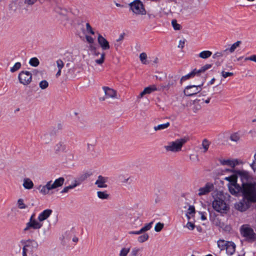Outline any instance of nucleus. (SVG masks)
Returning <instances> with one entry per match:
<instances>
[{
	"mask_svg": "<svg viewBox=\"0 0 256 256\" xmlns=\"http://www.w3.org/2000/svg\"><path fill=\"white\" fill-rule=\"evenodd\" d=\"M241 191L244 198L248 201L256 202V183L243 184Z\"/></svg>",
	"mask_w": 256,
	"mask_h": 256,
	"instance_id": "f257e3e1",
	"label": "nucleus"
},
{
	"mask_svg": "<svg viewBox=\"0 0 256 256\" xmlns=\"http://www.w3.org/2000/svg\"><path fill=\"white\" fill-rule=\"evenodd\" d=\"M21 242L23 244L22 256H28V254L30 256H38L34 252V250H36L38 246L36 241L29 239L26 240L22 241Z\"/></svg>",
	"mask_w": 256,
	"mask_h": 256,
	"instance_id": "f03ea898",
	"label": "nucleus"
},
{
	"mask_svg": "<svg viewBox=\"0 0 256 256\" xmlns=\"http://www.w3.org/2000/svg\"><path fill=\"white\" fill-rule=\"evenodd\" d=\"M224 180L228 181V188L229 191L232 194H236L242 190V188L237 184V176L234 172L232 175L224 178Z\"/></svg>",
	"mask_w": 256,
	"mask_h": 256,
	"instance_id": "7ed1b4c3",
	"label": "nucleus"
},
{
	"mask_svg": "<svg viewBox=\"0 0 256 256\" xmlns=\"http://www.w3.org/2000/svg\"><path fill=\"white\" fill-rule=\"evenodd\" d=\"M217 244L221 250H226V254L230 256L232 255L236 251V244L232 241L220 240L218 241Z\"/></svg>",
	"mask_w": 256,
	"mask_h": 256,
	"instance_id": "20e7f679",
	"label": "nucleus"
},
{
	"mask_svg": "<svg viewBox=\"0 0 256 256\" xmlns=\"http://www.w3.org/2000/svg\"><path fill=\"white\" fill-rule=\"evenodd\" d=\"M184 138L178 139L174 142H170L164 146L167 152H178L182 150V146L186 142Z\"/></svg>",
	"mask_w": 256,
	"mask_h": 256,
	"instance_id": "39448f33",
	"label": "nucleus"
},
{
	"mask_svg": "<svg viewBox=\"0 0 256 256\" xmlns=\"http://www.w3.org/2000/svg\"><path fill=\"white\" fill-rule=\"evenodd\" d=\"M212 206L215 210L222 214L226 213L229 209L224 201L219 198L212 202Z\"/></svg>",
	"mask_w": 256,
	"mask_h": 256,
	"instance_id": "423d86ee",
	"label": "nucleus"
},
{
	"mask_svg": "<svg viewBox=\"0 0 256 256\" xmlns=\"http://www.w3.org/2000/svg\"><path fill=\"white\" fill-rule=\"evenodd\" d=\"M104 92V96L100 98V100L104 101L108 99H118V96L116 90L108 86L102 87Z\"/></svg>",
	"mask_w": 256,
	"mask_h": 256,
	"instance_id": "0eeeda50",
	"label": "nucleus"
},
{
	"mask_svg": "<svg viewBox=\"0 0 256 256\" xmlns=\"http://www.w3.org/2000/svg\"><path fill=\"white\" fill-rule=\"evenodd\" d=\"M42 226V224L40 223L39 221L36 220L34 218V214L31 216L29 222L26 223V226L24 228V231L27 232L32 228L34 230H38Z\"/></svg>",
	"mask_w": 256,
	"mask_h": 256,
	"instance_id": "6e6552de",
	"label": "nucleus"
},
{
	"mask_svg": "<svg viewBox=\"0 0 256 256\" xmlns=\"http://www.w3.org/2000/svg\"><path fill=\"white\" fill-rule=\"evenodd\" d=\"M132 10L137 14H145L146 12L142 2L139 0H136L130 4Z\"/></svg>",
	"mask_w": 256,
	"mask_h": 256,
	"instance_id": "1a4fd4ad",
	"label": "nucleus"
},
{
	"mask_svg": "<svg viewBox=\"0 0 256 256\" xmlns=\"http://www.w3.org/2000/svg\"><path fill=\"white\" fill-rule=\"evenodd\" d=\"M18 78L20 83L27 86L32 82V74L28 71H22L19 74Z\"/></svg>",
	"mask_w": 256,
	"mask_h": 256,
	"instance_id": "9d476101",
	"label": "nucleus"
},
{
	"mask_svg": "<svg viewBox=\"0 0 256 256\" xmlns=\"http://www.w3.org/2000/svg\"><path fill=\"white\" fill-rule=\"evenodd\" d=\"M214 190V184L212 182H207L204 186L200 187L198 190L196 195L200 197L206 196Z\"/></svg>",
	"mask_w": 256,
	"mask_h": 256,
	"instance_id": "9b49d317",
	"label": "nucleus"
},
{
	"mask_svg": "<svg viewBox=\"0 0 256 256\" xmlns=\"http://www.w3.org/2000/svg\"><path fill=\"white\" fill-rule=\"evenodd\" d=\"M241 234L243 236L248 240H254L256 239V234L253 230L247 226H242L240 229Z\"/></svg>",
	"mask_w": 256,
	"mask_h": 256,
	"instance_id": "f8f14e48",
	"label": "nucleus"
},
{
	"mask_svg": "<svg viewBox=\"0 0 256 256\" xmlns=\"http://www.w3.org/2000/svg\"><path fill=\"white\" fill-rule=\"evenodd\" d=\"M202 85V84L198 86L192 85L187 86L184 92V94L190 96L198 94L202 90L201 86Z\"/></svg>",
	"mask_w": 256,
	"mask_h": 256,
	"instance_id": "ddd939ff",
	"label": "nucleus"
},
{
	"mask_svg": "<svg viewBox=\"0 0 256 256\" xmlns=\"http://www.w3.org/2000/svg\"><path fill=\"white\" fill-rule=\"evenodd\" d=\"M54 189H55V188L52 184V180L48 182L45 185H40L38 187V190H39L40 193L44 195L50 194V191Z\"/></svg>",
	"mask_w": 256,
	"mask_h": 256,
	"instance_id": "4468645a",
	"label": "nucleus"
},
{
	"mask_svg": "<svg viewBox=\"0 0 256 256\" xmlns=\"http://www.w3.org/2000/svg\"><path fill=\"white\" fill-rule=\"evenodd\" d=\"M90 49L91 50H94V62L99 65L102 64L105 59V53H100L96 50V48L92 45L90 46Z\"/></svg>",
	"mask_w": 256,
	"mask_h": 256,
	"instance_id": "2eb2a0df",
	"label": "nucleus"
},
{
	"mask_svg": "<svg viewBox=\"0 0 256 256\" xmlns=\"http://www.w3.org/2000/svg\"><path fill=\"white\" fill-rule=\"evenodd\" d=\"M219 162L222 165L228 166L232 168H234L240 164L237 159H220Z\"/></svg>",
	"mask_w": 256,
	"mask_h": 256,
	"instance_id": "dca6fc26",
	"label": "nucleus"
},
{
	"mask_svg": "<svg viewBox=\"0 0 256 256\" xmlns=\"http://www.w3.org/2000/svg\"><path fill=\"white\" fill-rule=\"evenodd\" d=\"M66 150V146L62 141L56 142L53 146V151L56 154L64 152Z\"/></svg>",
	"mask_w": 256,
	"mask_h": 256,
	"instance_id": "f3484780",
	"label": "nucleus"
},
{
	"mask_svg": "<svg viewBox=\"0 0 256 256\" xmlns=\"http://www.w3.org/2000/svg\"><path fill=\"white\" fill-rule=\"evenodd\" d=\"M245 198L235 204V208L236 210L240 211H246L250 206L248 201Z\"/></svg>",
	"mask_w": 256,
	"mask_h": 256,
	"instance_id": "a211bd4d",
	"label": "nucleus"
},
{
	"mask_svg": "<svg viewBox=\"0 0 256 256\" xmlns=\"http://www.w3.org/2000/svg\"><path fill=\"white\" fill-rule=\"evenodd\" d=\"M98 42L102 50H108L110 49V46L108 42L100 34H98Z\"/></svg>",
	"mask_w": 256,
	"mask_h": 256,
	"instance_id": "6ab92c4d",
	"label": "nucleus"
},
{
	"mask_svg": "<svg viewBox=\"0 0 256 256\" xmlns=\"http://www.w3.org/2000/svg\"><path fill=\"white\" fill-rule=\"evenodd\" d=\"M157 88L156 85H151L149 86L146 87L144 88V90L142 92L139 96H138V98H142L144 95L150 94L152 92L156 91Z\"/></svg>",
	"mask_w": 256,
	"mask_h": 256,
	"instance_id": "aec40b11",
	"label": "nucleus"
},
{
	"mask_svg": "<svg viewBox=\"0 0 256 256\" xmlns=\"http://www.w3.org/2000/svg\"><path fill=\"white\" fill-rule=\"evenodd\" d=\"M52 210L50 209H46L40 213L38 216V220L40 223L46 220L52 214Z\"/></svg>",
	"mask_w": 256,
	"mask_h": 256,
	"instance_id": "412c9836",
	"label": "nucleus"
},
{
	"mask_svg": "<svg viewBox=\"0 0 256 256\" xmlns=\"http://www.w3.org/2000/svg\"><path fill=\"white\" fill-rule=\"evenodd\" d=\"M108 178L102 176H99L95 182V184L99 188H106L108 186L106 184Z\"/></svg>",
	"mask_w": 256,
	"mask_h": 256,
	"instance_id": "4be33fe9",
	"label": "nucleus"
},
{
	"mask_svg": "<svg viewBox=\"0 0 256 256\" xmlns=\"http://www.w3.org/2000/svg\"><path fill=\"white\" fill-rule=\"evenodd\" d=\"M54 12L62 17L64 19L67 20V10L66 8L60 6H56L54 8Z\"/></svg>",
	"mask_w": 256,
	"mask_h": 256,
	"instance_id": "5701e85b",
	"label": "nucleus"
},
{
	"mask_svg": "<svg viewBox=\"0 0 256 256\" xmlns=\"http://www.w3.org/2000/svg\"><path fill=\"white\" fill-rule=\"evenodd\" d=\"M177 79L178 78L176 76H169L166 88H169L174 86L176 84Z\"/></svg>",
	"mask_w": 256,
	"mask_h": 256,
	"instance_id": "b1692460",
	"label": "nucleus"
},
{
	"mask_svg": "<svg viewBox=\"0 0 256 256\" xmlns=\"http://www.w3.org/2000/svg\"><path fill=\"white\" fill-rule=\"evenodd\" d=\"M22 186L26 189L30 190L33 188L34 184L30 178H25L24 179Z\"/></svg>",
	"mask_w": 256,
	"mask_h": 256,
	"instance_id": "393cba45",
	"label": "nucleus"
},
{
	"mask_svg": "<svg viewBox=\"0 0 256 256\" xmlns=\"http://www.w3.org/2000/svg\"><path fill=\"white\" fill-rule=\"evenodd\" d=\"M196 74V69H194L190 74L182 76L180 80V82L182 84L184 82L193 78Z\"/></svg>",
	"mask_w": 256,
	"mask_h": 256,
	"instance_id": "a878e982",
	"label": "nucleus"
},
{
	"mask_svg": "<svg viewBox=\"0 0 256 256\" xmlns=\"http://www.w3.org/2000/svg\"><path fill=\"white\" fill-rule=\"evenodd\" d=\"M226 171H230L233 172L235 174H236V176H241L242 178H246L248 176V172L244 170H237V171H233L232 170H230V169H226Z\"/></svg>",
	"mask_w": 256,
	"mask_h": 256,
	"instance_id": "bb28decb",
	"label": "nucleus"
},
{
	"mask_svg": "<svg viewBox=\"0 0 256 256\" xmlns=\"http://www.w3.org/2000/svg\"><path fill=\"white\" fill-rule=\"evenodd\" d=\"M242 42L240 40L237 41L236 42L233 44L230 48H226L224 50V52L228 51L230 53L234 52L236 48L240 46V44H241Z\"/></svg>",
	"mask_w": 256,
	"mask_h": 256,
	"instance_id": "cd10ccee",
	"label": "nucleus"
},
{
	"mask_svg": "<svg viewBox=\"0 0 256 256\" xmlns=\"http://www.w3.org/2000/svg\"><path fill=\"white\" fill-rule=\"evenodd\" d=\"M64 182V178L60 177L56 179L54 182H52V184H54L55 188H56L58 187L62 186L63 185Z\"/></svg>",
	"mask_w": 256,
	"mask_h": 256,
	"instance_id": "c85d7f7f",
	"label": "nucleus"
},
{
	"mask_svg": "<svg viewBox=\"0 0 256 256\" xmlns=\"http://www.w3.org/2000/svg\"><path fill=\"white\" fill-rule=\"evenodd\" d=\"M97 195L98 198L102 200H108L110 197V194L106 191H98Z\"/></svg>",
	"mask_w": 256,
	"mask_h": 256,
	"instance_id": "c756f323",
	"label": "nucleus"
},
{
	"mask_svg": "<svg viewBox=\"0 0 256 256\" xmlns=\"http://www.w3.org/2000/svg\"><path fill=\"white\" fill-rule=\"evenodd\" d=\"M195 214V208L193 206H190L186 212V217L188 220H190L191 217L194 216Z\"/></svg>",
	"mask_w": 256,
	"mask_h": 256,
	"instance_id": "7c9ffc66",
	"label": "nucleus"
},
{
	"mask_svg": "<svg viewBox=\"0 0 256 256\" xmlns=\"http://www.w3.org/2000/svg\"><path fill=\"white\" fill-rule=\"evenodd\" d=\"M170 122H168L164 124H158L157 126H155L154 128V130L155 131L160 130L167 128L170 126Z\"/></svg>",
	"mask_w": 256,
	"mask_h": 256,
	"instance_id": "2f4dec72",
	"label": "nucleus"
},
{
	"mask_svg": "<svg viewBox=\"0 0 256 256\" xmlns=\"http://www.w3.org/2000/svg\"><path fill=\"white\" fill-rule=\"evenodd\" d=\"M212 52L209 50L202 52L198 54L200 58L204 59L207 58L211 56Z\"/></svg>",
	"mask_w": 256,
	"mask_h": 256,
	"instance_id": "473e14b6",
	"label": "nucleus"
},
{
	"mask_svg": "<svg viewBox=\"0 0 256 256\" xmlns=\"http://www.w3.org/2000/svg\"><path fill=\"white\" fill-rule=\"evenodd\" d=\"M142 248H134L132 250L130 256H140V252Z\"/></svg>",
	"mask_w": 256,
	"mask_h": 256,
	"instance_id": "72a5a7b5",
	"label": "nucleus"
},
{
	"mask_svg": "<svg viewBox=\"0 0 256 256\" xmlns=\"http://www.w3.org/2000/svg\"><path fill=\"white\" fill-rule=\"evenodd\" d=\"M44 144H48L51 141L52 138L48 134H44L41 138Z\"/></svg>",
	"mask_w": 256,
	"mask_h": 256,
	"instance_id": "f704fd0d",
	"label": "nucleus"
},
{
	"mask_svg": "<svg viewBox=\"0 0 256 256\" xmlns=\"http://www.w3.org/2000/svg\"><path fill=\"white\" fill-rule=\"evenodd\" d=\"M79 184V183L77 182H75L71 185H70L68 186H66L64 188V189L62 190V193H66L68 192L70 190L76 187Z\"/></svg>",
	"mask_w": 256,
	"mask_h": 256,
	"instance_id": "c9c22d12",
	"label": "nucleus"
},
{
	"mask_svg": "<svg viewBox=\"0 0 256 256\" xmlns=\"http://www.w3.org/2000/svg\"><path fill=\"white\" fill-rule=\"evenodd\" d=\"M130 247L122 248L120 251L118 256H128V254L130 252Z\"/></svg>",
	"mask_w": 256,
	"mask_h": 256,
	"instance_id": "e433bc0d",
	"label": "nucleus"
},
{
	"mask_svg": "<svg viewBox=\"0 0 256 256\" xmlns=\"http://www.w3.org/2000/svg\"><path fill=\"white\" fill-rule=\"evenodd\" d=\"M148 234L146 233H144L143 234L139 236L138 238V241L140 243L144 242L146 241L148 238Z\"/></svg>",
	"mask_w": 256,
	"mask_h": 256,
	"instance_id": "4c0bfd02",
	"label": "nucleus"
},
{
	"mask_svg": "<svg viewBox=\"0 0 256 256\" xmlns=\"http://www.w3.org/2000/svg\"><path fill=\"white\" fill-rule=\"evenodd\" d=\"M152 224L153 222H151L150 223L145 224V226L140 230V234H142L145 232L150 230L152 228Z\"/></svg>",
	"mask_w": 256,
	"mask_h": 256,
	"instance_id": "58836bf2",
	"label": "nucleus"
},
{
	"mask_svg": "<svg viewBox=\"0 0 256 256\" xmlns=\"http://www.w3.org/2000/svg\"><path fill=\"white\" fill-rule=\"evenodd\" d=\"M17 206L18 208L22 210L26 208V204L24 203L22 198H19L17 201Z\"/></svg>",
	"mask_w": 256,
	"mask_h": 256,
	"instance_id": "ea45409f",
	"label": "nucleus"
},
{
	"mask_svg": "<svg viewBox=\"0 0 256 256\" xmlns=\"http://www.w3.org/2000/svg\"><path fill=\"white\" fill-rule=\"evenodd\" d=\"M140 60L142 64H148L147 59V55L145 52H142L140 55Z\"/></svg>",
	"mask_w": 256,
	"mask_h": 256,
	"instance_id": "a19ab883",
	"label": "nucleus"
},
{
	"mask_svg": "<svg viewBox=\"0 0 256 256\" xmlns=\"http://www.w3.org/2000/svg\"><path fill=\"white\" fill-rule=\"evenodd\" d=\"M29 63L30 66L36 67L38 66L40 62L36 58H32L30 59Z\"/></svg>",
	"mask_w": 256,
	"mask_h": 256,
	"instance_id": "79ce46f5",
	"label": "nucleus"
},
{
	"mask_svg": "<svg viewBox=\"0 0 256 256\" xmlns=\"http://www.w3.org/2000/svg\"><path fill=\"white\" fill-rule=\"evenodd\" d=\"M230 140L234 142H238L240 140V136L238 133L232 134L230 136Z\"/></svg>",
	"mask_w": 256,
	"mask_h": 256,
	"instance_id": "37998d69",
	"label": "nucleus"
},
{
	"mask_svg": "<svg viewBox=\"0 0 256 256\" xmlns=\"http://www.w3.org/2000/svg\"><path fill=\"white\" fill-rule=\"evenodd\" d=\"M212 67V65L210 64H206L203 66L200 70H196V74H198L201 72H204L206 70Z\"/></svg>",
	"mask_w": 256,
	"mask_h": 256,
	"instance_id": "c03bdc74",
	"label": "nucleus"
},
{
	"mask_svg": "<svg viewBox=\"0 0 256 256\" xmlns=\"http://www.w3.org/2000/svg\"><path fill=\"white\" fill-rule=\"evenodd\" d=\"M39 86L42 90L46 89L48 86V82L46 80L40 82Z\"/></svg>",
	"mask_w": 256,
	"mask_h": 256,
	"instance_id": "a18cd8bd",
	"label": "nucleus"
},
{
	"mask_svg": "<svg viewBox=\"0 0 256 256\" xmlns=\"http://www.w3.org/2000/svg\"><path fill=\"white\" fill-rule=\"evenodd\" d=\"M21 67V64L20 62H16L14 65L10 68V71L14 72L18 70Z\"/></svg>",
	"mask_w": 256,
	"mask_h": 256,
	"instance_id": "49530a36",
	"label": "nucleus"
},
{
	"mask_svg": "<svg viewBox=\"0 0 256 256\" xmlns=\"http://www.w3.org/2000/svg\"><path fill=\"white\" fill-rule=\"evenodd\" d=\"M164 224L161 222L157 223L154 226V230L156 232H160L164 228Z\"/></svg>",
	"mask_w": 256,
	"mask_h": 256,
	"instance_id": "de8ad7c7",
	"label": "nucleus"
},
{
	"mask_svg": "<svg viewBox=\"0 0 256 256\" xmlns=\"http://www.w3.org/2000/svg\"><path fill=\"white\" fill-rule=\"evenodd\" d=\"M172 27L174 30H180L181 28V26L177 23V22L175 20H173L172 22Z\"/></svg>",
	"mask_w": 256,
	"mask_h": 256,
	"instance_id": "09e8293b",
	"label": "nucleus"
},
{
	"mask_svg": "<svg viewBox=\"0 0 256 256\" xmlns=\"http://www.w3.org/2000/svg\"><path fill=\"white\" fill-rule=\"evenodd\" d=\"M36 0H21V3L26 6H30L33 4Z\"/></svg>",
	"mask_w": 256,
	"mask_h": 256,
	"instance_id": "8fccbe9b",
	"label": "nucleus"
},
{
	"mask_svg": "<svg viewBox=\"0 0 256 256\" xmlns=\"http://www.w3.org/2000/svg\"><path fill=\"white\" fill-rule=\"evenodd\" d=\"M202 146L203 148L204 149V152H206L208 150V148L209 147L208 142L206 140H204L202 143Z\"/></svg>",
	"mask_w": 256,
	"mask_h": 256,
	"instance_id": "3c124183",
	"label": "nucleus"
},
{
	"mask_svg": "<svg viewBox=\"0 0 256 256\" xmlns=\"http://www.w3.org/2000/svg\"><path fill=\"white\" fill-rule=\"evenodd\" d=\"M86 31L88 33L90 34H94V32L89 23L86 24Z\"/></svg>",
	"mask_w": 256,
	"mask_h": 256,
	"instance_id": "603ef678",
	"label": "nucleus"
},
{
	"mask_svg": "<svg viewBox=\"0 0 256 256\" xmlns=\"http://www.w3.org/2000/svg\"><path fill=\"white\" fill-rule=\"evenodd\" d=\"M190 159L193 162H198L199 160L198 156L196 154H190Z\"/></svg>",
	"mask_w": 256,
	"mask_h": 256,
	"instance_id": "864d4df0",
	"label": "nucleus"
},
{
	"mask_svg": "<svg viewBox=\"0 0 256 256\" xmlns=\"http://www.w3.org/2000/svg\"><path fill=\"white\" fill-rule=\"evenodd\" d=\"M222 76L224 78H226L228 76H232L234 75V73L231 72H226L224 70H222L221 72Z\"/></svg>",
	"mask_w": 256,
	"mask_h": 256,
	"instance_id": "5fc2aeb1",
	"label": "nucleus"
},
{
	"mask_svg": "<svg viewBox=\"0 0 256 256\" xmlns=\"http://www.w3.org/2000/svg\"><path fill=\"white\" fill-rule=\"evenodd\" d=\"M124 176L122 175H120L119 176V178L121 182L123 184H126L130 180V177L128 178H124Z\"/></svg>",
	"mask_w": 256,
	"mask_h": 256,
	"instance_id": "6e6d98bb",
	"label": "nucleus"
},
{
	"mask_svg": "<svg viewBox=\"0 0 256 256\" xmlns=\"http://www.w3.org/2000/svg\"><path fill=\"white\" fill-rule=\"evenodd\" d=\"M186 226L190 230H193L195 227V225L192 222H188Z\"/></svg>",
	"mask_w": 256,
	"mask_h": 256,
	"instance_id": "4d7b16f0",
	"label": "nucleus"
},
{
	"mask_svg": "<svg viewBox=\"0 0 256 256\" xmlns=\"http://www.w3.org/2000/svg\"><path fill=\"white\" fill-rule=\"evenodd\" d=\"M56 63L58 70H62L64 66V63L61 60H56Z\"/></svg>",
	"mask_w": 256,
	"mask_h": 256,
	"instance_id": "13d9d810",
	"label": "nucleus"
},
{
	"mask_svg": "<svg viewBox=\"0 0 256 256\" xmlns=\"http://www.w3.org/2000/svg\"><path fill=\"white\" fill-rule=\"evenodd\" d=\"M245 61L250 60L256 62V54L252 55L250 56L246 57L244 59Z\"/></svg>",
	"mask_w": 256,
	"mask_h": 256,
	"instance_id": "bf43d9fd",
	"label": "nucleus"
},
{
	"mask_svg": "<svg viewBox=\"0 0 256 256\" xmlns=\"http://www.w3.org/2000/svg\"><path fill=\"white\" fill-rule=\"evenodd\" d=\"M85 38L86 40V42L90 44H92L94 43V38H92V36L88 35H86Z\"/></svg>",
	"mask_w": 256,
	"mask_h": 256,
	"instance_id": "052dcab7",
	"label": "nucleus"
},
{
	"mask_svg": "<svg viewBox=\"0 0 256 256\" xmlns=\"http://www.w3.org/2000/svg\"><path fill=\"white\" fill-rule=\"evenodd\" d=\"M224 52L222 51V52H217L216 53H215L214 56H213V58H220V57H222L224 55V54L225 52Z\"/></svg>",
	"mask_w": 256,
	"mask_h": 256,
	"instance_id": "680f3d73",
	"label": "nucleus"
},
{
	"mask_svg": "<svg viewBox=\"0 0 256 256\" xmlns=\"http://www.w3.org/2000/svg\"><path fill=\"white\" fill-rule=\"evenodd\" d=\"M250 166L254 170H256V153L254 155V160Z\"/></svg>",
	"mask_w": 256,
	"mask_h": 256,
	"instance_id": "e2e57ef3",
	"label": "nucleus"
},
{
	"mask_svg": "<svg viewBox=\"0 0 256 256\" xmlns=\"http://www.w3.org/2000/svg\"><path fill=\"white\" fill-rule=\"evenodd\" d=\"M185 40H180L178 43V47L182 48L184 47Z\"/></svg>",
	"mask_w": 256,
	"mask_h": 256,
	"instance_id": "0e129e2a",
	"label": "nucleus"
},
{
	"mask_svg": "<svg viewBox=\"0 0 256 256\" xmlns=\"http://www.w3.org/2000/svg\"><path fill=\"white\" fill-rule=\"evenodd\" d=\"M215 224L216 226H220V228H222L223 226H224V223L220 222L218 220L215 221Z\"/></svg>",
	"mask_w": 256,
	"mask_h": 256,
	"instance_id": "69168bd1",
	"label": "nucleus"
},
{
	"mask_svg": "<svg viewBox=\"0 0 256 256\" xmlns=\"http://www.w3.org/2000/svg\"><path fill=\"white\" fill-rule=\"evenodd\" d=\"M128 234H136V235L141 234L140 230L138 231H130L128 232Z\"/></svg>",
	"mask_w": 256,
	"mask_h": 256,
	"instance_id": "338daca9",
	"label": "nucleus"
},
{
	"mask_svg": "<svg viewBox=\"0 0 256 256\" xmlns=\"http://www.w3.org/2000/svg\"><path fill=\"white\" fill-rule=\"evenodd\" d=\"M124 34H121L120 36H119L118 38V39H117L116 42H120V41H122V40H124Z\"/></svg>",
	"mask_w": 256,
	"mask_h": 256,
	"instance_id": "774afa93",
	"label": "nucleus"
}]
</instances>
